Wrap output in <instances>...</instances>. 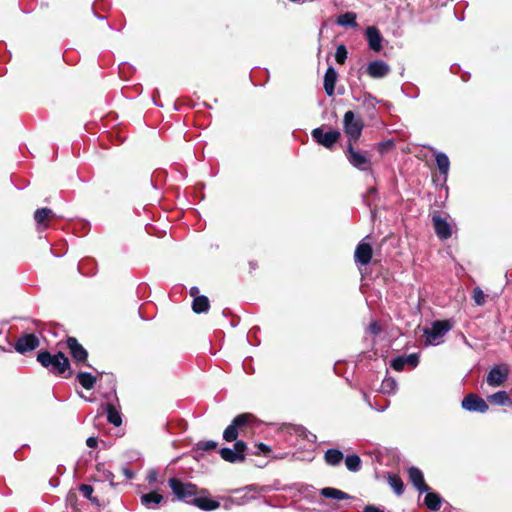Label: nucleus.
<instances>
[{"instance_id": "obj_7", "label": "nucleus", "mask_w": 512, "mask_h": 512, "mask_svg": "<svg viewBox=\"0 0 512 512\" xmlns=\"http://www.w3.org/2000/svg\"><path fill=\"white\" fill-rule=\"evenodd\" d=\"M312 138L320 145L324 146L325 148H332L334 144L339 140L340 138V132L337 130H330L327 132H324V130L321 127L315 128L312 130Z\"/></svg>"}, {"instance_id": "obj_2", "label": "nucleus", "mask_w": 512, "mask_h": 512, "mask_svg": "<svg viewBox=\"0 0 512 512\" xmlns=\"http://www.w3.org/2000/svg\"><path fill=\"white\" fill-rule=\"evenodd\" d=\"M453 328L451 320H436L431 328L424 330L426 345H439L443 342L444 336Z\"/></svg>"}, {"instance_id": "obj_46", "label": "nucleus", "mask_w": 512, "mask_h": 512, "mask_svg": "<svg viewBox=\"0 0 512 512\" xmlns=\"http://www.w3.org/2000/svg\"><path fill=\"white\" fill-rule=\"evenodd\" d=\"M198 292H199V290H198V288H197V287H192V288L190 289V294H191V296H194V298L196 297V295L198 294Z\"/></svg>"}, {"instance_id": "obj_38", "label": "nucleus", "mask_w": 512, "mask_h": 512, "mask_svg": "<svg viewBox=\"0 0 512 512\" xmlns=\"http://www.w3.org/2000/svg\"><path fill=\"white\" fill-rule=\"evenodd\" d=\"M79 491L81 492V494L91 500L92 499V494H93V487L91 485H88V484H82L80 487H79Z\"/></svg>"}, {"instance_id": "obj_23", "label": "nucleus", "mask_w": 512, "mask_h": 512, "mask_svg": "<svg viewBox=\"0 0 512 512\" xmlns=\"http://www.w3.org/2000/svg\"><path fill=\"white\" fill-rule=\"evenodd\" d=\"M220 455L222 459L230 463L242 462L245 459V454H239L234 448H222Z\"/></svg>"}, {"instance_id": "obj_11", "label": "nucleus", "mask_w": 512, "mask_h": 512, "mask_svg": "<svg viewBox=\"0 0 512 512\" xmlns=\"http://www.w3.org/2000/svg\"><path fill=\"white\" fill-rule=\"evenodd\" d=\"M39 346V339L34 334H25L21 336L16 344L15 350L19 353H25L34 350Z\"/></svg>"}, {"instance_id": "obj_12", "label": "nucleus", "mask_w": 512, "mask_h": 512, "mask_svg": "<svg viewBox=\"0 0 512 512\" xmlns=\"http://www.w3.org/2000/svg\"><path fill=\"white\" fill-rule=\"evenodd\" d=\"M67 346L73 359L78 363H85L88 357L86 349L74 337L67 339Z\"/></svg>"}, {"instance_id": "obj_9", "label": "nucleus", "mask_w": 512, "mask_h": 512, "mask_svg": "<svg viewBox=\"0 0 512 512\" xmlns=\"http://www.w3.org/2000/svg\"><path fill=\"white\" fill-rule=\"evenodd\" d=\"M462 408L469 412L485 413L489 407L486 401L480 396L470 393L467 394L462 400Z\"/></svg>"}, {"instance_id": "obj_31", "label": "nucleus", "mask_w": 512, "mask_h": 512, "mask_svg": "<svg viewBox=\"0 0 512 512\" xmlns=\"http://www.w3.org/2000/svg\"><path fill=\"white\" fill-rule=\"evenodd\" d=\"M488 400L497 405H510L512 403L506 391H498L488 396Z\"/></svg>"}, {"instance_id": "obj_39", "label": "nucleus", "mask_w": 512, "mask_h": 512, "mask_svg": "<svg viewBox=\"0 0 512 512\" xmlns=\"http://www.w3.org/2000/svg\"><path fill=\"white\" fill-rule=\"evenodd\" d=\"M158 480V472L155 469H151L148 471L146 475V481L149 485H153Z\"/></svg>"}, {"instance_id": "obj_25", "label": "nucleus", "mask_w": 512, "mask_h": 512, "mask_svg": "<svg viewBox=\"0 0 512 512\" xmlns=\"http://www.w3.org/2000/svg\"><path fill=\"white\" fill-rule=\"evenodd\" d=\"M320 494L325 498L337 499V500H346L350 499L351 496L344 491H341L336 488L326 487L321 489Z\"/></svg>"}, {"instance_id": "obj_29", "label": "nucleus", "mask_w": 512, "mask_h": 512, "mask_svg": "<svg viewBox=\"0 0 512 512\" xmlns=\"http://www.w3.org/2000/svg\"><path fill=\"white\" fill-rule=\"evenodd\" d=\"M105 410L107 413L108 422L116 427L120 426L122 423L120 412L112 404H107Z\"/></svg>"}, {"instance_id": "obj_40", "label": "nucleus", "mask_w": 512, "mask_h": 512, "mask_svg": "<svg viewBox=\"0 0 512 512\" xmlns=\"http://www.w3.org/2000/svg\"><path fill=\"white\" fill-rule=\"evenodd\" d=\"M256 448H257V451L254 452V454H256V455H260V454L268 455L271 452L270 447L263 443H258L256 445Z\"/></svg>"}, {"instance_id": "obj_26", "label": "nucleus", "mask_w": 512, "mask_h": 512, "mask_svg": "<svg viewBox=\"0 0 512 512\" xmlns=\"http://www.w3.org/2000/svg\"><path fill=\"white\" fill-rule=\"evenodd\" d=\"M424 503L430 510L438 511L441 507L442 498L439 494L428 491L426 492Z\"/></svg>"}, {"instance_id": "obj_5", "label": "nucleus", "mask_w": 512, "mask_h": 512, "mask_svg": "<svg viewBox=\"0 0 512 512\" xmlns=\"http://www.w3.org/2000/svg\"><path fill=\"white\" fill-rule=\"evenodd\" d=\"M345 155L348 162L354 168L364 172L371 171L372 163L370 157L366 153L355 150L352 143H348Z\"/></svg>"}, {"instance_id": "obj_37", "label": "nucleus", "mask_w": 512, "mask_h": 512, "mask_svg": "<svg viewBox=\"0 0 512 512\" xmlns=\"http://www.w3.org/2000/svg\"><path fill=\"white\" fill-rule=\"evenodd\" d=\"M472 297H473V300L476 305H478V306L484 305L485 300H486V295L479 287H476L473 289Z\"/></svg>"}, {"instance_id": "obj_30", "label": "nucleus", "mask_w": 512, "mask_h": 512, "mask_svg": "<svg viewBox=\"0 0 512 512\" xmlns=\"http://www.w3.org/2000/svg\"><path fill=\"white\" fill-rule=\"evenodd\" d=\"M356 14L354 12H346L337 18V24L342 27H356Z\"/></svg>"}, {"instance_id": "obj_33", "label": "nucleus", "mask_w": 512, "mask_h": 512, "mask_svg": "<svg viewBox=\"0 0 512 512\" xmlns=\"http://www.w3.org/2000/svg\"><path fill=\"white\" fill-rule=\"evenodd\" d=\"M388 482L397 495H401L403 493L404 485L400 477L397 475H390Z\"/></svg>"}, {"instance_id": "obj_42", "label": "nucleus", "mask_w": 512, "mask_h": 512, "mask_svg": "<svg viewBox=\"0 0 512 512\" xmlns=\"http://www.w3.org/2000/svg\"><path fill=\"white\" fill-rule=\"evenodd\" d=\"M368 332H370L371 334L373 335H377L380 333L381 331V328L380 326L378 325V323L376 321H372L368 328H367Z\"/></svg>"}, {"instance_id": "obj_32", "label": "nucleus", "mask_w": 512, "mask_h": 512, "mask_svg": "<svg viewBox=\"0 0 512 512\" xmlns=\"http://www.w3.org/2000/svg\"><path fill=\"white\" fill-rule=\"evenodd\" d=\"M361 463V458L356 454L348 455L345 458V465L351 472H358L361 469Z\"/></svg>"}, {"instance_id": "obj_44", "label": "nucleus", "mask_w": 512, "mask_h": 512, "mask_svg": "<svg viewBox=\"0 0 512 512\" xmlns=\"http://www.w3.org/2000/svg\"><path fill=\"white\" fill-rule=\"evenodd\" d=\"M363 512H384V511L374 505H367V506H365Z\"/></svg>"}, {"instance_id": "obj_21", "label": "nucleus", "mask_w": 512, "mask_h": 512, "mask_svg": "<svg viewBox=\"0 0 512 512\" xmlns=\"http://www.w3.org/2000/svg\"><path fill=\"white\" fill-rule=\"evenodd\" d=\"M52 216L53 211L49 208H40L35 211L34 220L37 223L38 231H43L48 227L46 221Z\"/></svg>"}, {"instance_id": "obj_13", "label": "nucleus", "mask_w": 512, "mask_h": 512, "mask_svg": "<svg viewBox=\"0 0 512 512\" xmlns=\"http://www.w3.org/2000/svg\"><path fill=\"white\" fill-rule=\"evenodd\" d=\"M366 72L372 78H383L390 72V67L386 62L382 60H376L370 62L367 65Z\"/></svg>"}, {"instance_id": "obj_17", "label": "nucleus", "mask_w": 512, "mask_h": 512, "mask_svg": "<svg viewBox=\"0 0 512 512\" xmlns=\"http://www.w3.org/2000/svg\"><path fill=\"white\" fill-rule=\"evenodd\" d=\"M432 220L436 235L440 239H448L451 236L449 223L438 215L433 216Z\"/></svg>"}, {"instance_id": "obj_35", "label": "nucleus", "mask_w": 512, "mask_h": 512, "mask_svg": "<svg viewBox=\"0 0 512 512\" xmlns=\"http://www.w3.org/2000/svg\"><path fill=\"white\" fill-rule=\"evenodd\" d=\"M397 383L393 378H385L381 385V390L384 393H392L396 390Z\"/></svg>"}, {"instance_id": "obj_18", "label": "nucleus", "mask_w": 512, "mask_h": 512, "mask_svg": "<svg viewBox=\"0 0 512 512\" xmlns=\"http://www.w3.org/2000/svg\"><path fill=\"white\" fill-rule=\"evenodd\" d=\"M434 154H435L436 164L439 169L440 176L442 178V182L446 183L447 178H448V172L450 169L449 158L443 152L435 151Z\"/></svg>"}, {"instance_id": "obj_10", "label": "nucleus", "mask_w": 512, "mask_h": 512, "mask_svg": "<svg viewBox=\"0 0 512 512\" xmlns=\"http://www.w3.org/2000/svg\"><path fill=\"white\" fill-rule=\"evenodd\" d=\"M418 363L419 355L417 353H412L409 355L398 356L392 359L390 366L395 371H402L406 365L410 366L411 368H415L417 367Z\"/></svg>"}, {"instance_id": "obj_36", "label": "nucleus", "mask_w": 512, "mask_h": 512, "mask_svg": "<svg viewBox=\"0 0 512 512\" xmlns=\"http://www.w3.org/2000/svg\"><path fill=\"white\" fill-rule=\"evenodd\" d=\"M347 55H348V51H347L346 47L343 44L339 45L337 47L336 53H335V59H336L337 63L344 64L347 59Z\"/></svg>"}, {"instance_id": "obj_34", "label": "nucleus", "mask_w": 512, "mask_h": 512, "mask_svg": "<svg viewBox=\"0 0 512 512\" xmlns=\"http://www.w3.org/2000/svg\"><path fill=\"white\" fill-rule=\"evenodd\" d=\"M217 445V442L213 440H201L196 443V449L201 451H210L214 450Z\"/></svg>"}, {"instance_id": "obj_41", "label": "nucleus", "mask_w": 512, "mask_h": 512, "mask_svg": "<svg viewBox=\"0 0 512 512\" xmlns=\"http://www.w3.org/2000/svg\"><path fill=\"white\" fill-rule=\"evenodd\" d=\"M247 449V445L244 441H236L234 444V450H236L239 454H245Z\"/></svg>"}, {"instance_id": "obj_16", "label": "nucleus", "mask_w": 512, "mask_h": 512, "mask_svg": "<svg viewBox=\"0 0 512 512\" xmlns=\"http://www.w3.org/2000/svg\"><path fill=\"white\" fill-rule=\"evenodd\" d=\"M408 475L411 483L420 493L429 491V487L425 484L423 473L420 469L416 467H410L408 469Z\"/></svg>"}, {"instance_id": "obj_20", "label": "nucleus", "mask_w": 512, "mask_h": 512, "mask_svg": "<svg viewBox=\"0 0 512 512\" xmlns=\"http://www.w3.org/2000/svg\"><path fill=\"white\" fill-rule=\"evenodd\" d=\"M191 505H194L204 511H213V510H216L217 508H219L220 503L214 499L209 498V497L198 496L196 494Z\"/></svg>"}, {"instance_id": "obj_19", "label": "nucleus", "mask_w": 512, "mask_h": 512, "mask_svg": "<svg viewBox=\"0 0 512 512\" xmlns=\"http://www.w3.org/2000/svg\"><path fill=\"white\" fill-rule=\"evenodd\" d=\"M163 496L156 491L143 494L140 498L141 504L147 509H156L163 501Z\"/></svg>"}, {"instance_id": "obj_43", "label": "nucleus", "mask_w": 512, "mask_h": 512, "mask_svg": "<svg viewBox=\"0 0 512 512\" xmlns=\"http://www.w3.org/2000/svg\"><path fill=\"white\" fill-rule=\"evenodd\" d=\"M98 444V440L96 437H89L87 438L86 440V445L89 447V448H95Z\"/></svg>"}, {"instance_id": "obj_3", "label": "nucleus", "mask_w": 512, "mask_h": 512, "mask_svg": "<svg viewBox=\"0 0 512 512\" xmlns=\"http://www.w3.org/2000/svg\"><path fill=\"white\" fill-rule=\"evenodd\" d=\"M168 484L177 500L183 501L187 504H192L197 494V487L195 484L184 483L177 478H170L168 480Z\"/></svg>"}, {"instance_id": "obj_15", "label": "nucleus", "mask_w": 512, "mask_h": 512, "mask_svg": "<svg viewBox=\"0 0 512 512\" xmlns=\"http://www.w3.org/2000/svg\"><path fill=\"white\" fill-rule=\"evenodd\" d=\"M366 38L371 50L379 52L382 49L383 37L376 27L370 26L366 29Z\"/></svg>"}, {"instance_id": "obj_45", "label": "nucleus", "mask_w": 512, "mask_h": 512, "mask_svg": "<svg viewBox=\"0 0 512 512\" xmlns=\"http://www.w3.org/2000/svg\"><path fill=\"white\" fill-rule=\"evenodd\" d=\"M391 146H393V142H391V141H387V142H381V143H379V148H380L381 150H383V149H384V148H386V147H391Z\"/></svg>"}, {"instance_id": "obj_47", "label": "nucleus", "mask_w": 512, "mask_h": 512, "mask_svg": "<svg viewBox=\"0 0 512 512\" xmlns=\"http://www.w3.org/2000/svg\"><path fill=\"white\" fill-rule=\"evenodd\" d=\"M124 472L128 478H132V473L128 469H125Z\"/></svg>"}, {"instance_id": "obj_14", "label": "nucleus", "mask_w": 512, "mask_h": 512, "mask_svg": "<svg viewBox=\"0 0 512 512\" xmlns=\"http://www.w3.org/2000/svg\"><path fill=\"white\" fill-rule=\"evenodd\" d=\"M354 258L357 264H369L372 258V247L370 244L361 241L355 249Z\"/></svg>"}, {"instance_id": "obj_1", "label": "nucleus", "mask_w": 512, "mask_h": 512, "mask_svg": "<svg viewBox=\"0 0 512 512\" xmlns=\"http://www.w3.org/2000/svg\"><path fill=\"white\" fill-rule=\"evenodd\" d=\"M37 361L53 374L61 375L70 368V362L62 352L51 354L48 351H40Z\"/></svg>"}, {"instance_id": "obj_22", "label": "nucleus", "mask_w": 512, "mask_h": 512, "mask_svg": "<svg viewBox=\"0 0 512 512\" xmlns=\"http://www.w3.org/2000/svg\"><path fill=\"white\" fill-rule=\"evenodd\" d=\"M337 81V72L329 66L324 75V89L328 96H332L335 90V83Z\"/></svg>"}, {"instance_id": "obj_27", "label": "nucleus", "mask_w": 512, "mask_h": 512, "mask_svg": "<svg viewBox=\"0 0 512 512\" xmlns=\"http://www.w3.org/2000/svg\"><path fill=\"white\" fill-rule=\"evenodd\" d=\"M209 307V299L206 296H196L193 299L192 309L195 313L207 312L209 310Z\"/></svg>"}, {"instance_id": "obj_28", "label": "nucleus", "mask_w": 512, "mask_h": 512, "mask_svg": "<svg viewBox=\"0 0 512 512\" xmlns=\"http://www.w3.org/2000/svg\"><path fill=\"white\" fill-rule=\"evenodd\" d=\"M76 378L81 386L87 390L92 389L96 383V377L88 372H79Z\"/></svg>"}, {"instance_id": "obj_4", "label": "nucleus", "mask_w": 512, "mask_h": 512, "mask_svg": "<svg viewBox=\"0 0 512 512\" xmlns=\"http://www.w3.org/2000/svg\"><path fill=\"white\" fill-rule=\"evenodd\" d=\"M344 132L348 137V143H355L361 136L363 122L356 118L353 111H347L343 119Z\"/></svg>"}, {"instance_id": "obj_6", "label": "nucleus", "mask_w": 512, "mask_h": 512, "mask_svg": "<svg viewBox=\"0 0 512 512\" xmlns=\"http://www.w3.org/2000/svg\"><path fill=\"white\" fill-rule=\"evenodd\" d=\"M251 418V414H240L236 416L232 423L224 430L223 438L227 442L235 441L238 437V430L246 426Z\"/></svg>"}, {"instance_id": "obj_8", "label": "nucleus", "mask_w": 512, "mask_h": 512, "mask_svg": "<svg viewBox=\"0 0 512 512\" xmlns=\"http://www.w3.org/2000/svg\"><path fill=\"white\" fill-rule=\"evenodd\" d=\"M509 367L507 364L495 365L489 371L486 381L491 387H499L508 378Z\"/></svg>"}, {"instance_id": "obj_24", "label": "nucleus", "mask_w": 512, "mask_h": 512, "mask_svg": "<svg viewBox=\"0 0 512 512\" xmlns=\"http://www.w3.org/2000/svg\"><path fill=\"white\" fill-rule=\"evenodd\" d=\"M343 458V453L335 448L328 449L324 454V460L326 464L330 466L339 465L342 462Z\"/></svg>"}]
</instances>
